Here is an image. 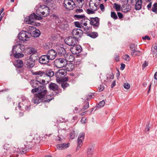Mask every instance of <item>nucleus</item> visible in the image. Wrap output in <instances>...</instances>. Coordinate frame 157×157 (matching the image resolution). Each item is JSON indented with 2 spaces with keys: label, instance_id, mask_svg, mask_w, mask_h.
<instances>
[{
  "label": "nucleus",
  "instance_id": "nucleus-1",
  "mask_svg": "<svg viewBox=\"0 0 157 157\" xmlns=\"http://www.w3.org/2000/svg\"><path fill=\"white\" fill-rule=\"evenodd\" d=\"M50 13V9L47 6L44 5H40L36 10V13H33L30 14L29 16L26 17L25 21L28 24L33 23L35 20H40L43 19L41 15L44 17L47 16Z\"/></svg>",
  "mask_w": 157,
  "mask_h": 157
},
{
  "label": "nucleus",
  "instance_id": "nucleus-2",
  "mask_svg": "<svg viewBox=\"0 0 157 157\" xmlns=\"http://www.w3.org/2000/svg\"><path fill=\"white\" fill-rule=\"evenodd\" d=\"M33 137L30 135L26 138V144L24 146V147L17 148L14 154L10 156V157H21V155L25 154L30 149L35 145V142L33 141Z\"/></svg>",
  "mask_w": 157,
  "mask_h": 157
},
{
  "label": "nucleus",
  "instance_id": "nucleus-3",
  "mask_svg": "<svg viewBox=\"0 0 157 157\" xmlns=\"http://www.w3.org/2000/svg\"><path fill=\"white\" fill-rule=\"evenodd\" d=\"M67 71L64 69L59 70L55 74L56 78V80L58 83L62 82H66L68 80V77H64L67 75Z\"/></svg>",
  "mask_w": 157,
  "mask_h": 157
},
{
  "label": "nucleus",
  "instance_id": "nucleus-4",
  "mask_svg": "<svg viewBox=\"0 0 157 157\" xmlns=\"http://www.w3.org/2000/svg\"><path fill=\"white\" fill-rule=\"evenodd\" d=\"M33 75H38L40 77L43 76L47 78L48 80H50L51 78L54 75V73L51 69L45 71H39L32 72Z\"/></svg>",
  "mask_w": 157,
  "mask_h": 157
},
{
  "label": "nucleus",
  "instance_id": "nucleus-5",
  "mask_svg": "<svg viewBox=\"0 0 157 157\" xmlns=\"http://www.w3.org/2000/svg\"><path fill=\"white\" fill-rule=\"evenodd\" d=\"M21 103H19L18 104L19 109L20 110L25 111H29L30 109V103L28 99H25V100H22Z\"/></svg>",
  "mask_w": 157,
  "mask_h": 157
},
{
  "label": "nucleus",
  "instance_id": "nucleus-6",
  "mask_svg": "<svg viewBox=\"0 0 157 157\" xmlns=\"http://www.w3.org/2000/svg\"><path fill=\"white\" fill-rule=\"evenodd\" d=\"M15 150L13 149V147H11V145L10 144H6L3 146V151L5 154H3V155H5L8 153H11L12 154L10 156L13 155L14 154V152L15 150L17 149V148L14 147Z\"/></svg>",
  "mask_w": 157,
  "mask_h": 157
},
{
  "label": "nucleus",
  "instance_id": "nucleus-7",
  "mask_svg": "<svg viewBox=\"0 0 157 157\" xmlns=\"http://www.w3.org/2000/svg\"><path fill=\"white\" fill-rule=\"evenodd\" d=\"M63 6L67 10H72L76 6L73 0H64Z\"/></svg>",
  "mask_w": 157,
  "mask_h": 157
},
{
  "label": "nucleus",
  "instance_id": "nucleus-8",
  "mask_svg": "<svg viewBox=\"0 0 157 157\" xmlns=\"http://www.w3.org/2000/svg\"><path fill=\"white\" fill-rule=\"evenodd\" d=\"M31 34L29 33L24 31H21L18 34V37L21 40L25 41L27 40V38H29L31 36Z\"/></svg>",
  "mask_w": 157,
  "mask_h": 157
},
{
  "label": "nucleus",
  "instance_id": "nucleus-9",
  "mask_svg": "<svg viewBox=\"0 0 157 157\" xmlns=\"http://www.w3.org/2000/svg\"><path fill=\"white\" fill-rule=\"evenodd\" d=\"M71 34L72 36L78 40L82 36L83 32L80 29L76 28L73 30Z\"/></svg>",
  "mask_w": 157,
  "mask_h": 157
},
{
  "label": "nucleus",
  "instance_id": "nucleus-10",
  "mask_svg": "<svg viewBox=\"0 0 157 157\" xmlns=\"http://www.w3.org/2000/svg\"><path fill=\"white\" fill-rule=\"evenodd\" d=\"M66 64V60L63 58L57 59L54 62L55 66L58 68L64 67Z\"/></svg>",
  "mask_w": 157,
  "mask_h": 157
},
{
  "label": "nucleus",
  "instance_id": "nucleus-11",
  "mask_svg": "<svg viewBox=\"0 0 157 157\" xmlns=\"http://www.w3.org/2000/svg\"><path fill=\"white\" fill-rule=\"evenodd\" d=\"M90 24L95 29H97L99 25V19L98 17H90L89 20Z\"/></svg>",
  "mask_w": 157,
  "mask_h": 157
},
{
  "label": "nucleus",
  "instance_id": "nucleus-12",
  "mask_svg": "<svg viewBox=\"0 0 157 157\" xmlns=\"http://www.w3.org/2000/svg\"><path fill=\"white\" fill-rule=\"evenodd\" d=\"M28 29L30 34L32 33L33 36L35 37H38L40 34L41 33L40 30L36 29V28L34 26H29Z\"/></svg>",
  "mask_w": 157,
  "mask_h": 157
},
{
  "label": "nucleus",
  "instance_id": "nucleus-13",
  "mask_svg": "<svg viewBox=\"0 0 157 157\" xmlns=\"http://www.w3.org/2000/svg\"><path fill=\"white\" fill-rule=\"evenodd\" d=\"M64 41L68 45L74 46L77 44L78 40L73 36H69L65 39Z\"/></svg>",
  "mask_w": 157,
  "mask_h": 157
},
{
  "label": "nucleus",
  "instance_id": "nucleus-14",
  "mask_svg": "<svg viewBox=\"0 0 157 157\" xmlns=\"http://www.w3.org/2000/svg\"><path fill=\"white\" fill-rule=\"evenodd\" d=\"M47 89L44 85L40 86L38 87V93L36 94L41 98H44L47 92Z\"/></svg>",
  "mask_w": 157,
  "mask_h": 157
},
{
  "label": "nucleus",
  "instance_id": "nucleus-15",
  "mask_svg": "<svg viewBox=\"0 0 157 157\" xmlns=\"http://www.w3.org/2000/svg\"><path fill=\"white\" fill-rule=\"evenodd\" d=\"M48 88L50 90L54 91L56 94L61 92V90L59 88L58 85L55 83L51 82L49 84Z\"/></svg>",
  "mask_w": 157,
  "mask_h": 157
},
{
  "label": "nucleus",
  "instance_id": "nucleus-16",
  "mask_svg": "<svg viewBox=\"0 0 157 157\" xmlns=\"http://www.w3.org/2000/svg\"><path fill=\"white\" fill-rule=\"evenodd\" d=\"M46 55L50 60H52L56 57L57 52L54 50L51 49L48 51Z\"/></svg>",
  "mask_w": 157,
  "mask_h": 157
},
{
  "label": "nucleus",
  "instance_id": "nucleus-17",
  "mask_svg": "<svg viewBox=\"0 0 157 157\" xmlns=\"http://www.w3.org/2000/svg\"><path fill=\"white\" fill-rule=\"evenodd\" d=\"M50 60L46 55L41 56L39 57L38 59L39 62L41 65H44L48 63Z\"/></svg>",
  "mask_w": 157,
  "mask_h": 157
},
{
  "label": "nucleus",
  "instance_id": "nucleus-18",
  "mask_svg": "<svg viewBox=\"0 0 157 157\" xmlns=\"http://www.w3.org/2000/svg\"><path fill=\"white\" fill-rule=\"evenodd\" d=\"M33 56L31 55L29 59L27 61V65L30 68H32L35 65V62L36 59V57H33Z\"/></svg>",
  "mask_w": 157,
  "mask_h": 157
},
{
  "label": "nucleus",
  "instance_id": "nucleus-19",
  "mask_svg": "<svg viewBox=\"0 0 157 157\" xmlns=\"http://www.w3.org/2000/svg\"><path fill=\"white\" fill-rule=\"evenodd\" d=\"M70 144L65 143H61L57 144L56 145L57 148L59 150H63L67 149L69 147Z\"/></svg>",
  "mask_w": 157,
  "mask_h": 157
},
{
  "label": "nucleus",
  "instance_id": "nucleus-20",
  "mask_svg": "<svg viewBox=\"0 0 157 157\" xmlns=\"http://www.w3.org/2000/svg\"><path fill=\"white\" fill-rule=\"evenodd\" d=\"M25 47L24 45L20 44H17L13 47V50H14L15 52L16 50H18L19 52H21L24 50Z\"/></svg>",
  "mask_w": 157,
  "mask_h": 157
},
{
  "label": "nucleus",
  "instance_id": "nucleus-21",
  "mask_svg": "<svg viewBox=\"0 0 157 157\" xmlns=\"http://www.w3.org/2000/svg\"><path fill=\"white\" fill-rule=\"evenodd\" d=\"M131 7L128 4H124L122 6L121 9L124 13H127L131 10Z\"/></svg>",
  "mask_w": 157,
  "mask_h": 157
},
{
  "label": "nucleus",
  "instance_id": "nucleus-22",
  "mask_svg": "<svg viewBox=\"0 0 157 157\" xmlns=\"http://www.w3.org/2000/svg\"><path fill=\"white\" fill-rule=\"evenodd\" d=\"M43 98H41L40 96L38 95L37 94H36L35 97H34L32 101L35 104H38L42 101H43Z\"/></svg>",
  "mask_w": 157,
  "mask_h": 157
},
{
  "label": "nucleus",
  "instance_id": "nucleus-23",
  "mask_svg": "<svg viewBox=\"0 0 157 157\" xmlns=\"http://www.w3.org/2000/svg\"><path fill=\"white\" fill-rule=\"evenodd\" d=\"M13 64L16 67L18 68H21L23 66V63L22 61L18 59L15 60L13 63Z\"/></svg>",
  "mask_w": 157,
  "mask_h": 157
},
{
  "label": "nucleus",
  "instance_id": "nucleus-24",
  "mask_svg": "<svg viewBox=\"0 0 157 157\" xmlns=\"http://www.w3.org/2000/svg\"><path fill=\"white\" fill-rule=\"evenodd\" d=\"M28 54L33 56V57H36L37 56V50L34 48H31L28 49Z\"/></svg>",
  "mask_w": 157,
  "mask_h": 157
},
{
  "label": "nucleus",
  "instance_id": "nucleus-25",
  "mask_svg": "<svg viewBox=\"0 0 157 157\" xmlns=\"http://www.w3.org/2000/svg\"><path fill=\"white\" fill-rule=\"evenodd\" d=\"M64 67L66 70L69 71H72L75 67L74 65L71 63H66Z\"/></svg>",
  "mask_w": 157,
  "mask_h": 157
},
{
  "label": "nucleus",
  "instance_id": "nucleus-26",
  "mask_svg": "<svg viewBox=\"0 0 157 157\" xmlns=\"http://www.w3.org/2000/svg\"><path fill=\"white\" fill-rule=\"evenodd\" d=\"M53 98V97L52 95H45L43 98V101L49 102Z\"/></svg>",
  "mask_w": 157,
  "mask_h": 157
},
{
  "label": "nucleus",
  "instance_id": "nucleus-27",
  "mask_svg": "<svg viewBox=\"0 0 157 157\" xmlns=\"http://www.w3.org/2000/svg\"><path fill=\"white\" fill-rule=\"evenodd\" d=\"M142 0H138L136 4L135 9L136 10H140L142 7Z\"/></svg>",
  "mask_w": 157,
  "mask_h": 157
},
{
  "label": "nucleus",
  "instance_id": "nucleus-28",
  "mask_svg": "<svg viewBox=\"0 0 157 157\" xmlns=\"http://www.w3.org/2000/svg\"><path fill=\"white\" fill-rule=\"evenodd\" d=\"M66 58L68 62H72L75 59L74 56L73 55L68 53L67 55Z\"/></svg>",
  "mask_w": 157,
  "mask_h": 157
},
{
  "label": "nucleus",
  "instance_id": "nucleus-29",
  "mask_svg": "<svg viewBox=\"0 0 157 157\" xmlns=\"http://www.w3.org/2000/svg\"><path fill=\"white\" fill-rule=\"evenodd\" d=\"M12 51L14 56L16 58H20L23 57L24 56L23 54L19 53H17V52L18 51V50H16V51L15 52L14 50H13V49Z\"/></svg>",
  "mask_w": 157,
  "mask_h": 157
},
{
  "label": "nucleus",
  "instance_id": "nucleus-30",
  "mask_svg": "<svg viewBox=\"0 0 157 157\" xmlns=\"http://www.w3.org/2000/svg\"><path fill=\"white\" fill-rule=\"evenodd\" d=\"M94 147L93 146L90 147L88 148L87 151V155L88 157H90L93 154Z\"/></svg>",
  "mask_w": 157,
  "mask_h": 157
},
{
  "label": "nucleus",
  "instance_id": "nucleus-31",
  "mask_svg": "<svg viewBox=\"0 0 157 157\" xmlns=\"http://www.w3.org/2000/svg\"><path fill=\"white\" fill-rule=\"evenodd\" d=\"M87 36H90L92 38H95L98 36V34L96 32H89L86 35Z\"/></svg>",
  "mask_w": 157,
  "mask_h": 157
},
{
  "label": "nucleus",
  "instance_id": "nucleus-32",
  "mask_svg": "<svg viewBox=\"0 0 157 157\" xmlns=\"http://www.w3.org/2000/svg\"><path fill=\"white\" fill-rule=\"evenodd\" d=\"M57 52L58 54L60 55H64L66 52L65 49L61 47H59L57 49Z\"/></svg>",
  "mask_w": 157,
  "mask_h": 157
},
{
  "label": "nucleus",
  "instance_id": "nucleus-33",
  "mask_svg": "<svg viewBox=\"0 0 157 157\" xmlns=\"http://www.w3.org/2000/svg\"><path fill=\"white\" fill-rule=\"evenodd\" d=\"M89 20L85 18H83L81 21V26L82 27L83 26H87V23L89 22Z\"/></svg>",
  "mask_w": 157,
  "mask_h": 157
},
{
  "label": "nucleus",
  "instance_id": "nucleus-34",
  "mask_svg": "<svg viewBox=\"0 0 157 157\" xmlns=\"http://www.w3.org/2000/svg\"><path fill=\"white\" fill-rule=\"evenodd\" d=\"M82 27L84 29V33L86 34V35H87L88 33L90 32L91 29V27H88L87 26H83Z\"/></svg>",
  "mask_w": 157,
  "mask_h": 157
},
{
  "label": "nucleus",
  "instance_id": "nucleus-35",
  "mask_svg": "<svg viewBox=\"0 0 157 157\" xmlns=\"http://www.w3.org/2000/svg\"><path fill=\"white\" fill-rule=\"evenodd\" d=\"M131 50L132 51L131 55L133 56L134 55V52H135V45L133 44H132L130 45L129 47Z\"/></svg>",
  "mask_w": 157,
  "mask_h": 157
},
{
  "label": "nucleus",
  "instance_id": "nucleus-36",
  "mask_svg": "<svg viewBox=\"0 0 157 157\" xmlns=\"http://www.w3.org/2000/svg\"><path fill=\"white\" fill-rule=\"evenodd\" d=\"M36 80H31V85L33 88H37V86L38 85V82L37 81V78H36Z\"/></svg>",
  "mask_w": 157,
  "mask_h": 157
},
{
  "label": "nucleus",
  "instance_id": "nucleus-37",
  "mask_svg": "<svg viewBox=\"0 0 157 157\" xmlns=\"http://www.w3.org/2000/svg\"><path fill=\"white\" fill-rule=\"evenodd\" d=\"M121 7L120 5H119L116 3L114 4L113 8H115L117 11H119L121 9Z\"/></svg>",
  "mask_w": 157,
  "mask_h": 157
},
{
  "label": "nucleus",
  "instance_id": "nucleus-38",
  "mask_svg": "<svg viewBox=\"0 0 157 157\" xmlns=\"http://www.w3.org/2000/svg\"><path fill=\"white\" fill-rule=\"evenodd\" d=\"M73 49L75 50V51L76 52V54L80 52L81 51V47L80 46H74V48Z\"/></svg>",
  "mask_w": 157,
  "mask_h": 157
},
{
  "label": "nucleus",
  "instance_id": "nucleus-39",
  "mask_svg": "<svg viewBox=\"0 0 157 157\" xmlns=\"http://www.w3.org/2000/svg\"><path fill=\"white\" fill-rule=\"evenodd\" d=\"M85 17V15L84 14L82 15L75 14L74 15V17L78 20H80L81 19H82Z\"/></svg>",
  "mask_w": 157,
  "mask_h": 157
},
{
  "label": "nucleus",
  "instance_id": "nucleus-40",
  "mask_svg": "<svg viewBox=\"0 0 157 157\" xmlns=\"http://www.w3.org/2000/svg\"><path fill=\"white\" fill-rule=\"evenodd\" d=\"M151 10L153 12L157 14V2L153 4Z\"/></svg>",
  "mask_w": 157,
  "mask_h": 157
},
{
  "label": "nucleus",
  "instance_id": "nucleus-41",
  "mask_svg": "<svg viewBox=\"0 0 157 157\" xmlns=\"http://www.w3.org/2000/svg\"><path fill=\"white\" fill-rule=\"evenodd\" d=\"M111 17L114 20H116L118 18L117 16L116 13L113 11L111 13Z\"/></svg>",
  "mask_w": 157,
  "mask_h": 157
},
{
  "label": "nucleus",
  "instance_id": "nucleus-42",
  "mask_svg": "<svg viewBox=\"0 0 157 157\" xmlns=\"http://www.w3.org/2000/svg\"><path fill=\"white\" fill-rule=\"evenodd\" d=\"M61 86L63 89H65L66 87L69 86V84L66 82H62Z\"/></svg>",
  "mask_w": 157,
  "mask_h": 157
},
{
  "label": "nucleus",
  "instance_id": "nucleus-43",
  "mask_svg": "<svg viewBox=\"0 0 157 157\" xmlns=\"http://www.w3.org/2000/svg\"><path fill=\"white\" fill-rule=\"evenodd\" d=\"M85 133L84 132H82L80 133L78 136V139L83 140L84 138Z\"/></svg>",
  "mask_w": 157,
  "mask_h": 157
},
{
  "label": "nucleus",
  "instance_id": "nucleus-44",
  "mask_svg": "<svg viewBox=\"0 0 157 157\" xmlns=\"http://www.w3.org/2000/svg\"><path fill=\"white\" fill-rule=\"evenodd\" d=\"M51 135V134H49L48 135L47 134H45V136H44L43 137H42V140L43 141L48 140L49 139L48 138Z\"/></svg>",
  "mask_w": 157,
  "mask_h": 157
},
{
  "label": "nucleus",
  "instance_id": "nucleus-45",
  "mask_svg": "<svg viewBox=\"0 0 157 157\" xmlns=\"http://www.w3.org/2000/svg\"><path fill=\"white\" fill-rule=\"evenodd\" d=\"M105 104V101L104 100H102L97 105V107L99 108L100 107H103Z\"/></svg>",
  "mask_w": 157,
  "mask_h": 157
},
{
  "label": "nucleus",
  "instance_id": "nucleus-46",
  "mask_svg": "<svg viewBox=\"0 0 157 157\" xmlns=\"http://www.w3.org/2000/svg\"><path fill=\"white\" fill-rule=\"evenodd\" d=\"M89 103H86V104H85L83 106V108L81 109V111H83L86 109H87L89 107Z\"/></svg>",
  "mask_w": 157,
  "mask_h": 157
},
{
  "label": "nucleus",
  "instance_id": "nucleus-47",
  "mask_svg": "<svg viewBox=\"0 0 157 157\" xmlns=\"http://www.w3.org/2000/svg\"><path fill=\"white\" fill-rule=\"evenodd\" d=\"M76 136L75 133L74 131H73L72 132H71L70 134V138L73 139L75 138Z\"/></svg>",
  "mask_w": 157,
  "mask_h": 157
},
{
  "label": "nucleus",
  "instance_id": "nucleus-48",
  "mask_svg": "<svg viewBox=\"0 0 157 157\" xmlns=\"http://www.w3.org/2000/svg\"><path fill=\"white\" fill-rule=\"evenodd\" d=\"M141 55L142 53L141 52L135 50V52H134V55L133 56H139Z\"/></svg>",
  "mask_w": 157,
  "mask_h": 157
},
{
  "label": "nucleus",
  "instance_id": "nucleus-49",
  "mask_svg": "<svg viewBox=\"0 0 157 157\" xmlns=\"http://www.w3.org/2000/svg\"><path fill=\"white\" fill-rule=\"evenodd\" d=\"M74 24L75 27L80 28H81V22L80 23L78 21H75L74 22Z\"/></svg>",
  "mask_w": 157,
  "mask_h": 157
},
{
  "label": "nucleus",
  "instance_id": "nucleus-50",
  "mask_svg": "<svg viewBox=\"0 0 157 157\" xmlns=\"http://www.w3.org/2000/svg\"><path fill=\"white\" fill-rule=\"evenodd\" d=\"M96 10H97V9L91 10L89 9H87L86 10V12L88 14H94L95 13L94 11Z\"/></svg>",
  "mask_w": 157,
  "mask_h": 157
},
{
  "label": "nucleus",
  "instance_id": "nucleus-51",
  "mask_svg": "<svg viewBox=\"0 0 157 157\" xmlns=\"http://www.w3.org/2000/svg\"><path fill=\"white\" fill-rule=\"evenodd\" d=\"M124 59L127 61H129L130 60L129 56L127 54L124 56Z\"/></svg>",
  "mask_w": 157,
  "mask_h": 157
},
{
  "label": "nucleus",
  "instance_id": "nucleus-52",
  "mask_svg": "<svg viewBox=\"0 0 157 157\" xmlns=\"http://www.w3.org/2000/svg\"><path fill=\"white\" fill-rule=\"evenodd\" d=\"M123 86L124 88L126 89H129L130 87V84L128 83H124L123 85Z\"/></svg>",
  "mask_w": 157,
  "mask_h": 157
},
{
  "label": "nucleus",
  "instance_id": "nucleus-53",
  "mask_svg": "<svg viewBox=\"0 0 157 157\" xmlns=\"http://www.w3.org/2000/svg\"><path fill=\"white\" fill-rule=\"evenodd\" d=\"M104 88V86L103 85L101 84L100 85L99 87H98V90L99 92L102 91Z\"/></svg>",
  "mask_w": 157,
  "mask_h": 157
},
{
  "label": "nucleus",
  "instance_id": "nucleus-54",
  "mask_svg": "<svg viewBox=\"0 0 157 157\" xmlns=\"http://www.w3.org/2000/svg\"><path fill=\"white\" fill-rule=\"evenodd\" d=\"M83 12V10L82 9H80L79 8L75 10V13L77 14H78L81 13Z\"/></svg>",
  "mask_w": 157,
  "mask_h": 157
},
{
  "label": "nucleus",
  "instance_id": "nucleus-55",
  "mask_svg": "<svg viewBox=\"0 0 157 157\" xmlns=\"http://www.w3.org/2000/svg\"><path fill=\"white\" fill-rule=\"evenodd\" d=\"M34 89H33L31 90V92L33 93H34L37 92L38 93V87L37 88H34Z\"/></svg>",
  "mask_w": 157,
  "mask_h": 157
},
{
  "label": "nucleus",
  "instance_id": "nucleus-56",
  "mask_svg": "<svg viewBox=\"0 0 157 157\" xmlns=\"http://www.w3.org/2000/svg\"><path fill=\"white\" fill-rule=\"evenodd\" d=\"M114 78V75L113 73L110 74L108 76H107V78L108 79H113Z\"/></svg>",
  "mask_w": 157,
  "mask_h": 157
},
{
  "label": "nucleus",
  "instance_id": "nucleus-57",
  "mask_svg": "<svg viewBox=\"0 0 157 157\" xmlns=\"http://www.w3.org/2000/svg\"><path fill=\"white\" fill-rule=\"evenodd\" d=\"M74 48V46L71 48L70 49V51L73 54H76V52L75 51V49H73V48Z\"/></svg>",
  "mask_w": 157,
  "mask_h": 157
},
{
  "label": "nucleus",
  "instance_id": "nucleus-58",
  "mask_svg": "<svg viewBox=\"0 0 157 157\" xmlns=\"http://www.w3.org/2000/svg\"><path fill=\"white\" fill-rule=\"evenodd\" d=\"M37 81L40 84H44L45 83V80L44 79H39L38 78H37Z\"/></svg>",
  "mask_w": 157,
  "mask_h": 157
},
{
  "label": "nucleus",
  "instance_id": "nucleus-59",
  "mask_svg": "<svg viewBox=\"0 0 157 157\" xmlns=\"http://www.w3.org/2000/svg\"><path fill=\"white\" fill-rule=\"evenodd\" d=\"M117 14L119 19H121L123 18V15L121 13V12H118L117 13Z\"/></svg>",
  "mask_w": 157,
  "mask_h": 157
},
{
  "label": "nucleus",
  "instance_id": "nucleus-60",
  "mask_svg": "<svg viewBox=\"0 0 157 157\" xmlns=\"http://www.w3.org/2000/svg\"><path fill=\"white\" fill-rule=\"evenodd\" d=\"M75 60V63L76 65H79L81 63V60L80 59L77 60Z\"/></svg>",
  "mask_w": 157,
  "mask_h": 157
},
{
  "label": "nucleus",
  "instance_id": "nucleus-61",
  "mask_svg": "<svg viewBox=\"0 0 157 157\" xmlns=\"http://www.w3.org/2000/svg\"><path fill=\"white\" fill-rule=\"evenodd\" d=\"M99 7L101 11L102 12H104L105 10V7L103 4H101L100 5Z\"/></svg>",
  "mask_w": 157,
  "mask_h": 157
},
{
  "label": "nucleus",
  "instance_id": "nucleus-62",
  "mask_svg": "<svg viewBox=\"0 0 157 157\" xmlns=\"http://www.w3.org/2000/svg\"><path fill=\"white\" fill-rule=\"evenodd\" d=\"M77 141L78 145H79L81 146L82 144V142L83 141V140L78 139Z\"/></svg>",
  "mask_w": 157,
  "mask_h": 157
},
{
  "label": "nucleus",
  "instance_id": "nucleus-63",
  "mask_svg": "<svg viewBox=\"0 0 157 157\" xmlns=\"http://www.w3.org/2000/svg\"><path fill=\"white\" fill-rule=\"evenodd\" d=\"M142 38L143 40H149L150 39V38L148 36H146L144 37H143Z\"/></svg>",
  "mask_w": 157,
  "mask_h": 157
},
{
  "label": "nucleus",
  "instance_id": "nucleus-64",
  "mask_svg": "<svg viewBox=\"0 0 157 157\" xmlns=\"http://www.w3.org/2000/svg\"><path fill=\"white\" fill-rule=\"evenodd\" d=\"M150 128V126H149V123H147V124L146 125V129H147V131H149V129Z\"/></svg>",
  "mask_w": 157,
  "mask_h": 157
}]
</instances>
